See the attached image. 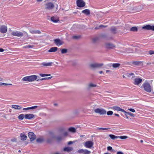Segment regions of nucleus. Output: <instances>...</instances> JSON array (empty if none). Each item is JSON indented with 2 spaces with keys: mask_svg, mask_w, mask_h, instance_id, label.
<instances>
[{
  "mask_svg": "<svg viewBox=\"0 0 154 154\" xmlns=\"http://www.w3.org/2000/svg\"><path fill=\"white\" fill-rule=\"evenodd\" d=\"M24 118H25V115L23 114H20L18 116V118L20 120H23Z\"/></svg>",
  "mask_w": 154,
  "mask_h": 154,
  "instance_id": "obj_33",
  "label": "nucleus"
},
{
  "mask_svg": "<svg viewBox=\"0 0 154 154\" xmlns=\"http://www.w3.org/2000/svg\"><path fill=\"white\" fill-rule=\"evenodd\" d=\"M20 137L21 140L23 141L26 140L27 137L24 133H21L20 134Z\"/></svg>",
  "mask_w": 154,
  "mask_h": 154,
  "instance_id": "obj_20",
  "label": "nucleus"
},
{
  "mask_svg": "<svg viewBox=\"0 0 154 154\" xmlns=\"http://www.w3.org/2000/svg\"><path fill=\"white\" fill-rule=\"evenodd\" d=\"M132 64L137 66H142L143 65L142 61H133L131 62Z\"/></svg>",
  "mask_w": 154,
  "mask_h": 154,
  "instance_id": "obj_19",
  "label": "nucleus"
},
{
  "mask_svg": "<svg viewBox=\"0 0 154 154\" xmlns=\"http://www.w3.org/2000/svg\"><path fill=\"white\" fill-rule=\"evenodd\" d=\"M142 82V79L140 78H137L134 79V84L135 85H138Z\"/></svg>",
  "mask_w": 154,
  "mask_h": 154,
  "instance_id": "obj_14",
  "label": "nucleus"
},
{
  "mask_svg": "<svg viewBox=\"0 0 154 154\" xmlns=\"http://www.w3.org/2000/svg\"><path fill=\"white\" fill-rule=\"evenodd\" d=\"M11 84H8L0 82V85H11Z\"/></svg>",
  "mask_w": 154,
  "mask_h": 154,
  "instance_id": "obj_42",
  "label": "nucleus"
},
{
  "mask_svg": "<svg viewBox=\"0 0 154 154\" xmlns=\"http://www.w3.org/2000/svg\"><path fill=\"white\" fill-rule=\"evenodd\" d=\"M73 143V142L72 141H70L68 143V145H70L72 144Z\"/></svg>",
  "mask_w": 154,
  "mask_h": 154,
  "instance_id": "obj_63",
  "label": "nucleus"
},
{
  "mask_svg": "<svg viewBox=\"0 0 154 154\" xmlns=\"http://www.w3.org/2000/svg\"><path fill=\"white\" fill-rule=\"evenodd\" d=\"M93 145L94 143L91 141H86L84 144L85 146L88 148H91Z\"/></svg>",
  "mask_w": 154,
  "mask_h": 154,
  "instance_id": "obj_5",
  "label": "nucleus"
},
{
  "mask_svg": "<svg viewBox=\"0 0 154 154\" xmlns=\"http://www.w3.org/2000/svg\"><path fill=\"white\" fill-rule=\"evenodd\" d=\"M82 13L87 15H89L90 14V11L88 9H86L83 10L82 11Z\"/></svg>",
  "mask_w": 154,
  "mask_h": 154,
  "instance_id": "obj_25",
  "label": "nucleus"
},
{
  "mask_svg": "<svg viewBox=\"0 0 154 154\" xmlns=\"http://www.w3.org/2000/svg\"><path fill=\"white\" fill-rule=\"evenodd\" d=\"M36 141L38 143H41L43 141V140L42 138H38L37 139Z\"/></svg>",
  "mask_w": 154,
  "mask_h": 154,
  "instance_id": "obj_41",
  "label": "nucleus"
},
{
  "mask_svg": "<svg viewBox=\"0 0 154 154\" xmlns=\"http://www.w3.org/2000/svg\"><path fill=\"white\" fill-rule=\"evenodd\" d=\"M119 137H118V138H120L121 139H126L128 138V137H127V136H119Z\"/></svg>",
  "mask_w": 154,
  "mask_h": 154,
  "instance_id": "obj_40",
  "label": "nucleus"
},
{
  "mask_svg": "<svg viewBox=\"0 0 154 154\" xmlns=\"http://www.w3.org/2000/svg\"><path fill=\"white\" fill-rule=\"evenodd\" d=\"M99 130H106L109 129V128H99L98 129Z\"/></svg>",
  "mask_w": 154,
  "mask_h": 154,
  "instance_id": "obj_51",
  "label": "nucleus"
},
{
  "mask_svg": "<svg viewBox=\"0 0 154 154\" xmlns=\"http://www.w3.org/2000/svg\"><path fill=\"white\" fill-rule=\"evenodd\" d=\"M97 86V85L92 82L89 83L87 85L86 88L88 90H90L92 88L95 87Z\"/></svg>",
  "mask_w": 154,
  "mask_h": 154,
  "instance_id": "obj_12",
  "label": "nucleus"
},
{
  "mask_svg": "<svg viewBox=\"0 0 154 154\" xmlns=\"http://www.w3.org/2000/svg\"><path fill=\"white\" fill-rule=\"evenodd\" d=\"M137 74L136 72L134 73H127L126 75L130 79H132L134 77H135Z\"/></svg>",
  "mask_w": 154,
  "mask_h": 154,
  "instance_id": "obj_16",
  "label": "nucleus"
},
{
  "mask_svg": "<svg viewBox=\"0 0 154 154\" xmlns=\"http://www.w3.org/2000/svg\"><path fill=\"white\" fill-rule=\"evenodd\" d=\"M34 116L33 114H29L25 115V119L30 120L32 119Z\"/></svg>",
  "mask_w": 154,
  "mask_h": 154,
  "instance_id": "obj_18",
  "label": "nucleus"
},
{
  "mask_svg": "<svg viewBox=\"0 0 154 154\" xmlns=\"http://www.w3.org/2000/svg\"><path fill=\"white\" fill-rule=\"evenodd\" d=\"M130 31L133 32H137L138 30V28L136 26H134L130 29Z\"/></svg>",
  "mask_w": 154,
  "mask_h": 154,
  "instance_id": "obj_31",
  "label": "nucleus"
},
{
  "mask_svg": "<svg viewBox=\"0 0 154 154\" xmlns=\"http://www.w3.org/2000/svg\"><path fill=\"white\" fill-rule=\"evenodd\" d=\"M29 109H30L29 107H27V108H24L23 109V110H29Z\"/></svg>",
  "mask_w": 154,
  "mask_h": 154,
  "instance_id": "obj_61",
  "label": "nucleus"
},
{
  "mask_svg": "<svg viewBox=\"0 0 154 154\" xmlns=\"http://www.w3.org/2000/svg\"><path fill=\"white\" fill-rule=\"evenodd\" d=\"M132 63H131V62H127L126 63H124L123 64L122 66H125L127 65H132Z\"/></svg>",
  "mask_w": 154,
  "mask_h": 154,
  "instance_id": "obj_48",
  "label": "nucleus"
},
{
  "mask_svg": "<svg viewBox=\"0 0 154 154\" xmlns=\"http://www.w3.org/2000/svg\"><path fill=\"white\" fill-rule=\"evenodd\" d=\"M38 106H33L30 107V109H36L38 107Z\"/></svg>",
  "mask_w": 154,
  "mask_h": 154,
  "instance_id": "obj_50",
  "label": "nucleus"
},
{
  "mask_svg": "<svg viewBox=\"0 0 154 154\" xmlns=\"http://www.w3.org/2000/svg\"><path fill=\"white\" fill-rule=\"evenodd\" d=\"M103 65V63H94L90 64L89 66L90 67H100Z\"/></svg>",
  "mask_w": 154,
  "mask_h": 154,
  "instance_id": "obj_6",
  "label": "nucleus"
},
{
  "mask_svg": "<svg viewBox=\"0 0 154 154\" xmlns=\"http://www.w3.org/2000/svg\"><path fill=\"white\" fill-rule=\"evenodd\" d=\"M107 149L108 150H111L112 149V147L110 146H108Z\"/></svg>",
  "mask_w": 154,
  "mask_h": 154,
  "instance_id": "obj_56",
  "label": "nucleus"
},
{
  "mask_svg": "<svg viewBox=\"0 0 154 154\" xmlns=\"http://www.w3.org/2000/svg\"><path fill=\"white\" fill-rule=\"evenodd\" d=\"M68 131L72 133H75L76 132V129L73 127H71L68 128Z\"/></svg>",
  "mask_w": 154,
  "mask_h": 154,
  "instance_id": "obj_21",
  "label": "nucleus"
},
{
  "mask_svg": "<svg viewBox=\"0 0 154 154\" xmlns=\"http://www.w3.org/2000/svg\"><path fill=\"white\" fill-rule=\"evenodd\" d=\"M149 54H154V51H152V50H150L149 52Z\"/></svg>",
  "mask_w": 154,
  "mask_h": 154,
  "instance_id": "obj_57",
  "label": "nucleus"
},
{
  "mask_svg": "<svg viewBox=\"0 0 154 154\" xmlns=\"http://www.w3.org/2000/svg\"><path fill=\"white\" fill-rule=\"evenodd\" d=\"M101 37L102 38H105L106 37V35L105 34H103L101 35Z\"/></svg>",
  "mask_w": 154,
  "mask_h": 154,
  "instance_id": "obj_62",
  "label": "nucleus"
},
{
  "mask_svg": "<svg viewBox=\"0 0 154 154\" xmlns=\"http://www.w3.org/2000/svg\"><path fill=\"white\" fill-rule=\"evenodd\" d=\"M72 64L73 66H76V65L77 64V62L76 61L74 60L72 62Z\"/></svg>",
  "mask_w": 154,
  "mask_h": 154,
  "instance_id": "obj_44",
  "label": "nucleus"
},
{
  "mask_svg": "<svg viewBox=\"0 0 154 154\" xmlns=\"http://www.w3.org/2000/svg\"><path fill=\"white\" fill-rule=\"evenodd\" d=\"M80 37V36L74 35L72 36V38L74 39H78Z\"/></svg>",
  "mask_w": 154,
  "mask_h": 154,
  "instance_id": "obj_45",
  "label": "nucleus"
},
{
  "mask_svg": "<svg viewBox=\"0 0 154 154\" xmlns=\"http://www.w3.org/2000/svg\"><path fill=\"white\" fill-rule=\"evenodd\" d=\"M34 45H26L24 46L23 48H32L34 47Z\"/></svg>",
  "mask_w": 154,
  "mask_h": 154,
  "instance_id": "obj_37",
  "label": "nucleus"
},
{
  "mask_svg": "<svg viewBox=\"0 0 154 154\" xmlns=\"http://www.w3.org/2000/svg\"><path fill=\"white\" fill-rule=\"evenodd\" d=\"M11 34L13 36L22 37L23 35V33L22 32L19 31H14L11 33Z\"/></svg>",
  "mask_w": 154,
  "mask_h": 154,
  "instance_id": "obj_4",
  "label": "nucleus"
},
{
  "mask_svg": "<svg viewBox=\"0 0 154 154\" xmlns=\"http://www.w3.org/2000/svg\"><path fill=\"white\" fill-rule=\"evenodd\" d=\"M128 115H130L131 116L133 117H134L135 116V115L134 114H133L130 112H129V113H128Z\"/></svg>",
  "mask_w": 154,
  "mask_h": 154,
  "instance_id": "obj_53",
  "label": "nucleus"
},
{
  "mask_svg": "<svg viewBox=\"0 0 154 154\" xmlns=\"http://www.w3.org/2000/svg\"><path fill=\"white\" fill-rule=\"evenodd\" d=\"M117 154H124V153L122 151H119L117 152Z\"/></svg>",
  "mask_w": 154,
  "mask_h": 154,
  "instance_id": "obj_60",
  "label": "nucleus"
},
{
  "mask_svg": "<svg viewBox=\"0 0 154 154\" xmlns=\"http://www.w3.org/2000/svg\"><path fill=\"white\" fill-rule=\"evenodd\" d=\"M77 152L79 153H82V154H90L91 152L86 149H81L78 150Z\"/></svg>",
  "mask_w": 154,
  "mask_h": 154,
  "instance_id": "obj_9",
  "label": "nucleus"
},
{
  "mask_svg": "<svg viewBox=\"0 0 154 154\" xmlns=\"http://www.w3.org/2000/svg\"><path fill=\"white\" fill-rule=\"evenodd\" d=\"M113 112L111 111H109L107 112L108 115H112L113 114Z\"/></svg>",
  "mask_w": 154,
  "mask_h": 154,
  "instance_id": "obj_47",
  "label": "nucleus"
},
{
  "mask_svg": "<svg viewBox=\"0 0 154 154\" xmlns=\"http://www.w3.org/2000/svg\"><path fill=\"white\" fill-rule=\"evenodd\" d=\"M143 88L145 91L150 93L152 91V87L150 84L148 82H145L143 85Z\"/></svg>",
  "mask_w": 154,
  "mask_h": 154,
  "instance_id": "obj_2",
  "label": "nucleus"
},
{
  "mask_svg": "<svg viewBox=\"0 0 154 154\" xmlns=\"http://www.w3.org/2000/svg\"><path fill=\"white\" fill-rule=\"evenodd\" d=\"M45 9L48 10L53 9L54 7L53 4L51 2H48L45 4Z\"/></svg>",
  "mask_w": 154,
  "mask_h": 154,
  "instance_id": "obj_8",
  "label": "nucleus"
},
{
  "mask_svg": "<svg viewBox=\"0 0 154 154\" xmlns=\"http://www.w3.org/2000/svg\"><path fill=\"white\" fill-rule=\"evenodd\" d=\"M58 48L57 47H54L51 48L48 50L49 52H54L57 51Z\"/></svg>",
  "mask_w": 154,
  "mask_h": 154,
  "instance_id": "obj_23",
  "label": "nucleus"
},
{
  "mask_svg": "<svg viewBox=\"0 0 154 154\" xmlns=\"http://www.w3.org/2000/svg\"><path fill=\"white\" fill-rule=\"evenodd\" d=\"M121 112H124L125 113V115H126V114H128V113H129V112H127L126 111H125L123 109H122Z\"/></svg>",
  "mask_w": 154,
  "mask_h": 154,
  "instance_id": "obj_54",
  "label": "nucleus"
},
{
  "mask_svg": "<svg viewBox=\"0 0 154 154\" xmlns=\"http://www.w3.org/2000/svg\"><path fill=\"white\" fill-rule=\"evenodd\" d=\"M98 40V38L97 37H96L92 38V41L94 43H95Z\"/></svg>",
  "mask_w": 154,
  "mask_h": 154,
  "instance_id": "obj_43",
  "label": "nucleus"
},
{
  "mask_svg": "<svg viewBox=\"0 0 154 154\" xmlns=\"http://www.w3.org/2000/svg\"><path fill=\"white\" fill-rule=\"evenodd\" d=\"M39 75L42 77L46 76V74H40Z\"/></svg>",
  "mask_w": 154,
  "mask_h": 154,
  "instance_id": "obj_58",
  "label": "nucleus"
},
{
  "mask_svg": "<svg viewBox=\"0 0 154 154\" xmlns=\"http://www.w3.org/2000/svg\"><path fill=\"white\" fill-rule=\"evenodd\" d=\"M128 110L133 112H135V110L133 109L130 108L128 109Z\"/></svg>",
  "mask_w": 154,
  "mask_h": 154,
  "instance_id": "obj_52",
  "label": "nucleus"
},
{
  "mask_svg": "<svg viewBox=\"0 0 154 154\" xmlns=\"http://www.w3.org/2000/svg\"><path fill=\"white\" fill-rule=\"evenodd\" d=\"M53 63L52 62H49L47 63L46 62H44L42 63V65H43V66H52Z\"/></svg>",
  "mask_w": 154,
  "mask_h": 154,
  "instance_id": "obj_26",
  "label": "nucleus"
},
{
  "mask_svg": "<svg viewBox=\"0 0 154 154\" xmlns=\"http://www.w3.org/2000/svg\"><path fill=\"white\" fill-rule=\"evenodd\" d=\"M110 31L114 34H116L117 33V29L115 27H111Z\"/></svg>",
  "mask_w": 154,
  "mask_h": 154,
  "instance_id": "obj_28",
  "label": "nucleus"
},
{
  "mask_svg": "<svg viewBox=\"0 0 154 154\" xmlns=\"http://www.w3.org/2000/svg\"><path fill=\"white\" fill-rule=\"evenodd\" d=\"M121 65L119 63H114L112 64L113 67H118Z\"/></svg>",
  "mask_w": 154,
  "mask_h": 154,
  "instance_id": "obj_35",
  "label": "nucleus"
},
{
  "mask_svg": "<svg viewBox=\"0 0 154 154\" xmlns=\"http://www.w3.org/2000/svg\"><path fill=\"white\" fill-rule=\"evenodd\" d=\"M112 109L114 110H115L117 111H119L121 112L122 110V109L121 108L117 106H114L112 107Z\"/></svg>",
  "mask_w": 154,
  "mask_h": 154,
  "instance_id": "obj_29",
  "label": "nucleus"
},
{
  "mask_svg": "<svg viewBox=\"0 0 154 154\" xmlns=\"http://www.w3.org/2000/svg\"><path fill=\"white\" fill-rule=\"evenodd\" d=\"M77 6L79 7H83L85 5V2L82 0H78L76 2Z\"/></svg>",
  "mask_w": 154,
  "mask_h": 154,
  "instance_id": "obj_10",
  "label": "nucleus"
},
{
  "mask_svg": "<svg viewBox=\"0 0 154 154\" xmlns=\"http://www.w3.org/2000/svg\"><path fill=\"white\" fill-rule=\"evenodd\" d=\"M63 135L65 137L67 136L68 135V132L67 131L64 132L63 133Z\"/></svg>",
  "mask_w": 154,
  "mask_h": 154,
  "instance_id": "obj_46",
  "label": "nucleus"
},
{
  "mask_svg": "<svg viewBox=\"0 0 154 154\" xmlns=\"http://www.w3.org/2000/svg\"><path fill=\"white\" fill-rule=\"evenodd\" d=\"M107 26H104L102 25H101L99 26V28L106 27Z\"/></svg>",
  "mask_w": 154,
  "mask_h": 154,
  "instance_id": "obj_59",
  "label": "nucleus"
},
{
  "mask_svg": "<svg viewBox=\"0 0 154 154\" xmlns=\"http://www.w3.org/2000/svg\"><path fill=\"white\" fill-rule=\"evenodd\" d=\"M7 31V27L4 25H2L0 27V32L2 33H5Z\"/></svg>",
  "mask_w": 154,
  "mask_h": 154,
  "instance_id": "obj_13",
  "label": "nucleus"
},
{
  "mask_svg": "<svg viewBox=\"0 0 154 154\" xmlns=\"http://www.w3.org/2000/svg\"><path fill=\"white\" fill-rule=\"evenodd\" d=\"M37 79V76L35 75L25 76L22 79V80L24 81H27L29 82H33Z\"/></svg>",
  "mask_w": 154,
  "mask_h": 154,
  "instance_id": "obj_1",
  "label": "nucleus"
},
{
  "mask_svg": "<svg viewBox=\"0 0 154 154\" xmlns=\"http://www.w3.org/2000/svg\"><path fill=\"white\" fill-rule=\"evenodd\" d=\"M109 137L113 140H114L118 138L119 136H116L113 134H109Z\"/></svg>",
  "mask_w": 154,
  "mask_h": 154,
  "instance_id": "obj_30",
  "label": "nucleus"
},
{
  "mask_svg": "<svg viewBox=\"0 0 154 154\" xmlns=\"http://www.w3.org/2000/svg\"><path fill=\"white\" fill-rule=\"evenodd\" d=\"M52 78V76H51L49 77L44 78L42 79V80H44L46 79H51Z\"/></svg>",
  "mask_w": 154,
  "mask_h": 154,
  "instance_id": "obj_49",
  "label": "nucleus"
},
{
  "mask_svg": "<svg viewBox=\"0 0 154 154\" xmlns=\"http://www.w3.org/2000/svg\"><path fill=\"white\" fill-rule=\"evenodd\" d=\"M63 137L62 136H59L57 137L56 139L58 141H60L63 140Z\"/></svg>",
  "mask_w": 154,
  "mask_h": 154,
  "instance_id": "obj_34",
  "label": "nucleus"
},
{
  "mask_svg": "<svg viewBox=\"0 0 154 154\" xmlns=\"http://www.w3.org/2000/svg\"><path fill=\"white\" fill-rule=\"evenodd\" d=\"M106 66L107 67H110L112 66V63L108 64Z\"/></svg>",
  "mask_w": 154,
  "mask_h": 154,
  "instance_id": "obj_55",
  "label": "nucleus"
},
{
  "mask_svg": "<svg viewBox=\"0 0 154 154\" xmlns=\"http://www.w3.org/2000/svg\"><path fill=\"white\" fill-rule=\"evenodd\" d=\"M30 32L31 33L35 34H40L42 33L39 30H31L30 31Z\"/></svg>",
  "mask_w": 154,
  "mask_h": 154,
  "instance_id": "obj_24",
  "label": "nucleus"
},
{
  "mask_svg": "<svg viewBox=\"0 0 154 154\" xmlns=\"http://www.w3.org/2000/svg\"><path fill=\"white\" fill-rule=\"evenodd\" d=\"M12 108L16 109H20L22 107L20 106L16 105H13L12 106Z\"/></svg>",
  "mask_w": 154,
  "mask_h": 154,
  "instance_id": "obj_27",
  "label": "nucleus"
},
{
  "mask_svg": "<svg viewBox=\"0 0 154 154\" xmlns=\"http://www.w3.org/2000/svg\"><path fill=\"white\" fill-rule=\"evenodd\" d=\"M59 130L60 132H62L66 130V128L64 127H60L59 128Z\"/></svg>",
  "mask_w": 154,
  "mask_h": 154,
  "instance_id": "obj_38",
  "label": "nucleus"
},
{
  "mask_svg": "<svg viewBox=\"0 0 154 154\" xmlns=\"http://www.w3.org/2000/svg\"><path fill=\"white\" fill-rule=\"evenodd\" d=\"M54 43L57 45H61L63 44V42L59 39H56L54 40Z\"/></svg>",
  "mask_w": 154,
  "mask_h": 154,
  "instance_id": "obj_15",
  "label": "nucleus"
},
{
  "mask_svg": "<svg viewBox=\"0 0 154 154\" xmlns=\"http://www.w3.org/2000/svg\"><path fill=\"white\" fill-rule=\"evenodd\" d=\"M144 6L143 5H141L138 7V9L140 11H141L144 8Z\"/></svg>",
  "mask_w": 154,
  "mask_h": 154,
  "instance_id": "obj_39",
  "label": "nucleus"
},
{
  "mask_svg": "<svg viewBox=\"0 0 154 154\" xmlns=\"http://www.w3.org/2000/svg\"><path fill=\"white\" fill-rule=\"evenodd\" d=\"M142 29L146 30H152L154 31V26L147 25L143 26Z\"/></svg>",
  "mask_w": 154,
  "mask_h": 154,
  "instance_id": "obj_11",
  "label": "nucleus"
},
{
  "mask_svg": "<svg viewBox=\"0 0 154 154\" xmlns=\"http://www.w3.org/2000/svg\"><path fill=\"white\" fill-rule=\"evenodd\" d=\"M73 149V148L72 147H67L64 148L63 150L65 151L69 152L72 151Z\"/></svg>",
  "mask_w": 154,
  "mask_h": 154,
  "instance_id": "obj_22",
  "label": "nucleus"
},
{
  "mask_svg": "<svg viewBox=\"0 0 154 154\" xmlns=\"http://www.w3.org/2000/svg\"><path fill=\"white\" fill-rule=\"evenodd\" d=\"M105 47L108 49H113L115 47V46L112 44L106 43L105 44Z\"/></svg>",
  "mask_w": 154,
  "mask_h": 154,
  "instance_id": "obj_17",
  "label": "nucleus"
},
{
  "mask_svg": "<svg viewBox=\"0 0 154 154\" xmlns=\"http://www.w3.org/2000/svg\"><path fill=\"white\" fill-rule=\"evenodd\" d=\"M51 154H61V153L59 152H56L55 153H52Z\"/></svg>",
  "mask_w": 154,
  "mask_h": 154,
  "instance_id": "obj_64",
  "label": "nucleus"
},
{
  "mask_svg": "<svg viewBox=\"0 0 154 154\" xmlns=\"http://www.w3.org/2000/svg\"><path fill=\"white\" fill-rule=\"evenodd\" d=\"M62 54L66 53L67 52L68 50L66 49L63 48L61 49Z\"/></svg>",
  "mask_w": 154,
  "mask_h": 154,
  "instance_id": "obj_36",
  "label": "nucleus"
},
{
  "mask_svg": "<svg viewBox=\"0 0 154 154\" xmlns=\"http://www.w3.org/2000/svg\"><path fill=\"white\" fill-rule=\"evenodd\" d=\"M94 112L96 113L99 114L100 115L106 114V111L102 108H97L94 110Z\"/></svg>",
  "mask_w": 154,
  "mask_h": 154,
  "instance_id": "obj_3",
  "label": "nucleus"
},
{
  "mask_svg": "<svg viewBox=\"0 0 154 154\" xmlns=\"http://www.w3.org/2000/svg\"><path fill=\"white\" fill-rule=\"evenodd\" d=\"M28 136L31 142L35 139L36 138V135L32 132H29L28 133Z\"/></svg>",
  "mask_w": 154,
  "mask_h": 154,
  "instance_id": "obj_7",
  "label": "nucleus"
},
{
  "mask_svg": "<svg viewBox=\"0 0 154 154\" xmlns=\"http://www.w3.org/2000/svg\"><path fill=\"white\" fill-rule=\"evenodd\" d=\"M51 20L54 23H57L59 21V20L56 19V18L54 17H51Z\"/></svg>",
  "mask_w": 154,
  "mask_h": 154,
  "instance_id": "obj_32",
  "label": "nucleus"
}]
</instances>
